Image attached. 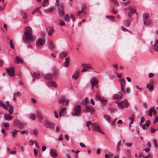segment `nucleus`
I'll use <instances>...</instances> for the list:
<instances>
[{
    "mask_svg": "<svg viewBox=\"0 0 158 158\" xmlns=\"http://www.w3.org/2000/svg\"><path fill=\"white\" fill-rule=\"evenodd\" d=\"M32 28L30 27H27L23 37V39L25 42L30 43L32 41Z\"/></svg>",
    "mask_w": 158,
    "mask_h": 158,
    "instance_id": "f257e3e1",
    "label": "nucleus"
},
{
    "mask_svg": "<svg viewBox=\"0 0 158 158\" xmlns=\"http://www.w3.org/2000/svg\"><path fill=\"white\" fill-rule=\"evenodd\" d=\"M89 124L92 125V127L94 131L99 133L104 134V133L100 130V127L98 123L95 122L94 124H93L91 123L90 121H89L87 122L86 125L87 127H89Z\"/></svg>",
    "mask_w": 158,
    "mask_h": 158,
    "instance_id": "f03ea898",
    "label": "nucleus"
},
{
    "mask_svg": "<svg viewBox=\"0 0 158 158\" xmlns=\"http://www.w3.org/2000/svg\"><path fill=\"white\" fill-rule=\"evenodd\" d=\"M81 107L80 105L77 106H75L74 111L71 113V115L73 116H78L81 114Z\"/></svg>",
    "mask_w": 158,
    "mask_h": 158,
    "instance_id": "7ed1b4c3",
    "label": "nucleus"
},
{
    "mask_svg": "<svg viewBox=\"0 0 158 158\" xmlns=\"http://www.w3.org/2000/svg\"><path fill=\"white\" fill-rule=\"evenodd\" d=\"M58 102L60 104L63 105L64 106H67L69 102V100L64 97L61 98L58 100Z\"/></svg>",
    "mask_w": 158,
    "mask_h": 158,
    "instance_id": "20e7f679",
    "label": "nucleus"
},
{
    "mask_svg": "<svg viewBox=\"0 0 158 158\" xmlns=\"http://www.w3.org/2000/svg\"><path fill=\"white\" fill-rule=\"evenodd\" d=\"M98 81L96 80V78L95 77H93L90 81V83L92 85V89H94V87L95 86L97 88L98 85Z\"/></svg>",
    "mask_w": 158,
    "mask_h": 158,
    "instance_id": "39448f33",
    "label": "nucleus"
},
{
    "mask_svg": "<svg viewBox=\"0 0 158 158\" xmlns=\"http://www.w3.org/2000/svg\"><path fill=\"white\" fill-rule=\"evenodd\" d=\"M64 5L63 4H60L59 6L58 9L59 15L61 16H63L64 15V12L63 11Z\"/></svg>",
    "mask_w": 158,
    "mask_h": 158,
    "instance_id": "423d86ee",
    "label": "nucleus"
},
{
    "mask_svg": "<svg viewBox=\"0 0 158 158\" xmlns=\"http://www.w3.org/2000/svg\"><path fill=\"white\" fill-rule=\"evenodd\" d=\"M46 30L49 36H51L52 33L54 32V29L53 27L48 26L46 27Z\"/></svg>",
    "mask_w": 158,
    "mask_h": 158,
    "instance_id": "0eeeda50",
    "label": "nucleus"
},
{
    "mask_svg": "<svg viewBox=\"0 0 158 158\" xmlns=\"http://www.w3.org/2000/svg\"><path fill=\"white\" fill-rule=\"evenodd\" d=\"M6 71L10 76H12L14 75V69L13 68H10L6 69Z\"/></svg>",
    "mask_w": 158,
    "mask_h": 158,
    "instance_id": "6e6552de",
    "label": "nucleus"
},
{
    "mask_svg": "<svg viewBox=\"0 0 158 158\" xmlns=\"http://www.w3.org/2000/svg\"><path fill=\"white\" fill-rule=\"evenodd\" d=\"M123 95L121 92H118L117 94L114 95L113 98L115 99H120L122 97Z\"/></svg>",
    "mask_w": 158,
    "mask_h": 158,
    "instance_id": "1a4fd4ad",
    "label": "nucleus"
},
{
    "mask_svg": "<svg viewBox=\"0 0 158 158\" xmlns=\"http://www.w3.org/2000/svg\"><path fill=\"white\" fill-rule=\"evenodd\" d=\"M84 112L85 113L90 112L91 114H93L94 112V110L93 108L88 106H85V110H84Z\"/></svg>",
    "mask_w": 158,
    "mask_h": 158,
    "instance_id": "9d476101",
    "label": "nucleus"
},
{
    "mask_svg": "<svg viewBox=\"0 0 158 158\" xmlns=\"http://www.w3.org/2000/svg\"><path fill=\"white\" fill-rule=\"evenodd\" d=\"M50 154L51 156L53 158H56L58 156V155L56 152V151L52 148L50 149Z\"/></svg>",
    "mask_w": 158,
    "mask_h": 158,
    "instance_id": "9b49d317",
    "label": "nucleus"
},
{
    "mask_svg": "<svg viewBox=\"0 0 158 158\" xmlns=\"http://www.w3.org/2000/svg\"><path fill=\"white\" fill-rule=\"evenodd\" d=\"M47 84L49 86L57 87V85L55 82L54 81H49L47 83Z\"/></svg>",
    "mask_w": 158,
    "mask_h": 158,
    "instance_id": "f8f14e48",
    "label": "nucleus"
},
{
    "mask_svg": "<svg viewBox=\"0 0 158 158\" xmlns=\"http://www.w3.org/2000/svg\"><path fill=\"white\" fill-rule=\"evenodd\" d=\"M95 98L97 100H98L101 102H104L107 101L104 98L101 97L98 94H97L95 96Z\"/></svg>",
    "mask_w": 158,
    "mask_h": 158,
    "instance_id": "ddd939ff",
    "label": "nucleus"
},
{
    "mask_svg": "<svg viewBox=\"0 0 158 158\" xmlns=\"http://www.w3.org/2000/svg\"><path fill=\"white\" fill-rule=\"evenodd\" d=\"M21 95V93L19 92H17L14 93L13 95V100L14 101L16 100V97H19Z\"/></svg>",
    "mask_w": 158,
    "mask_h": 158,
    "instance_id": "4468645a",
    "label": "nucleus"
},
{
    "mask_svg": "<svg viewBox=\"0 0 158 158\" xmlns=\"http://www.w3.org/2000/svg\"><path fill=\"white\" fill-rule=\"evenodd\" d=\"M43 77L45 79L51 80L53 78V76L51 74L48 73L45 74L43 76Z\"/></svg>",
    "mask_w": 158,
    "mask_h": 158,
    "instance_id": "2eb2a0df",
    "label": "nucleus"
},
{
    "mask_svg": "<svg viewBox=\"0 0 158 158\" xmlns=\"http://www.w3.org/2000/svg\"><path fill=\"white\" fill-rule=\"evenodd\" d=\"M44 41L43 39L40 38L36 41V44L37 45H43L44 44Z\"/></svg>",
    "mask_w": 158,
    "mask_h": 158,
    "instance_id": "dca6fc26",
    "label": "nucleus"
},
{
    "mask_svg": "<svg viewBox=\"0 0 158 158\" xmlns=\"http://www.w3.org/2000/svg\"><path fill=\"white\" fill-rule=\"evenodd\" d=\"M44 125L47 128H52L54 127V125L51 122L47 121L45 122Z\"/></svg>",
    "mask_w": 158,
    "mask_h": 158,
    "instance_id": "f3484780",
    "label": "nucleus"
},
{
    "mask_svg": "<svg viewBox=\"0 0 158 158\" xmlns=\"http://www.w3.org/2000/svg\"><path fill=\"white\" fill-rule=\"evenodd\" d=\"M37 118L40 123H42L43 118L41 116L40 113L39 112H37L36 113Z\"/></svg>",
    "mask_w": 158,
    "mask_h": 158,
    "instance_id": "a211bd4d",
    "label": "nucleus"
},
{
    "mask_svg": "<svg viewBox=\"0 0 158 158\" xmlns=\"http://www.w3.org/2000/svg\"><path fill=\"white\" fill-rule=\"evenodd\" d=\"M4 118L7 120H11L12 119V117L10 114H4Z\"/></svg>",
    "mask_w": 158,
    "mask_h": 158,
    "instance_id": "6ab92c4d",
    "label": "nucleus"
},
{
    "mask_svg": "<svg viewBox=\"0 0 158 158\" xmlns=\"http://www.w3.org/2000/svg\"><path fill=\"white\" fill-rule=\"evenodd\" d=\"M104 117L108 122L109 123H111V118L110 116L108 115L105 114L104 115Z\"/></svg>",
    "mask_w": 158,
    "mask_h": 158,
    "instance_id": "aec40b11",
    "label": "nucleus"
},
{
    "mask_svg": "<svg viewBox=\"0 0 158 158\" xmlns=\"http://www.w3.org/2000/svg\"><path fill=\"white\" fill-rule=\"evenodd\" d=\"M147 88L150 91H153L154 86L153 85H150L149 83H148L147 85Z\"/></svg>",
    "mask_w": 158,
    "mask_h": 158,
    "instance_id": "412c9836",
    "label": "nucleus"
},
{
    "mask_svg": "<svg viewBox=\"0 0 158 158\" xmlns=\"http://www.w3.org/2000/svg\"><path fill=\"white\" fill-rule=\"evenodd\" d=\"M69 61V59L68 57H66L65 58V61L64 63V65L65 67L68 66Z\"/></svg>",
    "mask_w": 158,
    "mask_h": 158,
    "instance_id": "4be33fe9",
    "label": "nucleus"
},
{
    "mask_svg": "<svg viewBox=\"0 0 158 158\" xmlns=\"http://www.w3.org/2000/svg\"><path fill=\"white\" fill-rule=\"evenodd\" d=\"M143 20H145L148 19L149 17V15L148 13H146L143 14L142 15Z\"/></svg>",
    "mask_w": 158,
    "mask_h": 158,
    "instance_id": "5701e85b",
    "label": "nucleus"
},
{
    "mask_svg": "<svg viewBox=\"0 0 158 158\" xmlns=\"http://www.w3.org/2000/svg\"><path fill=\"white\" fill-rule=\"evenodd\" d=\"M124 102L123 101H122L119 102H118V107L120 108H122L124 106Z\"/></svg>",
    "mask_w": 158,
    "mask_h": 158,
    "instance_id": "b1692460",
    "label": "nucleus"
},
{
    "mask_svg": "<svg viewBox=\"0 0 158 158\" xmlns=\"http://www.w3.org/2000/svg\"><path fill=\"white\" fill-rule=\"evenodd\" d=\"M67 55V53L66 52H61L60 54V56L62 58H64Z\"/></svg>",
    "mask_w": 158,
    "mask_h": 158,
    "instance_id": "393cba45",
    "label": "nucleus"
},
{
    "mask_svg": "<svg viewBox=\"0 0 158 158\" xmlns=\"http://www.w3.org/2000/svg\"><path fill=\"white\" fill-rule=\"evenodd\" d=\"M64 19L66 21H69L70 20L69 16V14H66L64 16Z\"/></svg>",
    "mask_w": 158,
    "mask_h": 158,
    "instance_id": "a878e982",
    "label": "nucleus"
},
{
    "mask_svg": "<svg viewBox=\"0 0 158 158\" xmlns=\"http://www.w3.org/2000/svg\"><path fill=\"white\" fill-rule=\"evenodd\" d=\"M54 9V7H51L50 8L47 9L45 10V11L46 13H48L49 12H52Z\"/></svg>",
    "mask_w": 158,
    "mask_h": 158,
    "instance_id": "bb28decb",
    "label": "nucleus"
},
{
    "mask_svg": "<svg viewBox=\"0 0 158 158\" xmlns=\"http://www.w3.org/2000/svg\"><path fill=\"white\" fill-rule=\"evenodd\" d=\"M154 108V107H152L148 111V114L149 116L150 117H151L152 116V112L153 111V109Z\"/></svg>",
    "mask_w": 158,
    "mask_h": 158,
    "instance_id": "cd10ccee",
    "label": "nucleus"
},
{
    "mask_svg": "<svg viewBox=\"0 0 158 158\" xmlns=\"http://www.w3.org/2000/svg\"><path fill=\"white\" fill-rule=\"evenodd\" d=\"M48 47L50 49H52L54 48L55 46L51 42H50L48 45Z\"/></svg>",
    "mask_w": 158,
    "mask_h": 158,
    "instance_id": "c85d7f7f",
    "label": "nucleus"
},
{
    "mask_svg": "<svg viewBox=\"0 0 158 158\" xmlns=\"http://www.w3.org/2000/svg\"><path fill=\"white\" fill-rule=\"evenodd\" d=\"M15 62L17 64H19L21 62V60L19 59V56H16V58L15 59Z\"/></svg>",
    "mask_w": 158,
    "mask_h": 158,
    "instance_id": "c756f323",
    "label": "nucleus"
},
{
    "mask_svg": "<svg viewBox=\"0 0 158 158\" xmlns=\"http://www.w3.org/2000/svg\"><path fill=\"white\" fill-rule=\"evenodd\" d=\"M18 131L16 130H14L13 131H11V133L13 134L12 135V137L13 138L15 137L17 134V132Z\"/></svg>",
    "mask_w": 158,
    "mask_h": 158,
    "instance_id": "7c9ffc66",
    "label": "nucleus"
},
{
    "mask_svg": "<svg viewBox=\"0 0 158 158\" xmlns=\"http://www.w3.org/2000/svg\"><path fill=\"white\" fill-rule=\"evenodd\" d=\"M66 109V108L64 107L62 108L59 113L60 116H61L62 114V113H63Z\"/></svg>",
    "mask_w": 158,
    "mask_h": 158,
    "instance_id": "2f4dec72",
    "label": "nucleus"
},
{
    "mask_svg": "<svg viewBox=\"0 0 158 158\" xmlns=\"http://www.w3.org/2000/svg\"><path fill=\"white\" fill-rule=\"evenodd\" d=\"M59 24L61 26H64L65 25V23L64 21L62 20H60L58 21Z\"/></svg>",
    "mask_w": 158,
    "mask_h": 158,
    "instance_id": "473e14b6",
    "label": "nucleus"
},
{
    "mask_svg": "<svg viewBox=\"0 0 158 158\" xmlns=\"http://www.w3.org/2000/svg\"><path fill=\"white\" fill-rule=\"evenodd\" d=\"M153 49L155 51L158 52V45L156 44H154L153 45Z\"/></svg>",
    "mask_w": 158,
    "mask_h": 158,
    "instance_id": "72a5a7b5",
    "label": "nucleus"
},
{
    "mask_svg": "<svg viewBox=\"0 0 158 158\" xmlns=\"http://www.w3.org/2000/svg\"><path fill=\"white\" fill-rule=\"evenodd\" d=\"M88 102L89 100L88 99L85 98L84 100L82 101V103L83 105H86Z\"/></svg>",
    "mask_w": 158,
    "mask_h": 158,
    "instance_id": "f704fd0d",
    "label": "nucleus"
},
{
    "mask_svg": "<svg viewBox=\"0 0 158 158\" xmlns=\"http://www.w3.org/2000/svg\"><path fill=\"white\" fill-rule=\"evenodd\" d=\"M48 0H44L43 3V5L44 6H47L49 4V2H48Z\"/></svg>",
    "mask_w": 158,
    "mask_h": 158,
    "instance_id": "c9c22d12",
    "label": "nucleus"
},
{
    "mask_svg": "<svg viewBox=\"0 0 158 158\" xmlns=\"http://www.w3.org/2000/svg\"><path fill=\"white\" fill-rule=\"evenodd\" d=\"M124 101L125 102H124V106L126 108H127L128 107L129 104L127 99H125Z\"/></svg>",
    "mask_w": 158,
    "mask_h": 158,
    "instance_id": "e433bc0d",
    "label": "nucleus"
},
{
    "mask_svg": "<svg viewBox=\"0 0 158 158\" xmlns=\"http://www.w3.org/2000/svg\"><path fill=\"white\" fill-rule=\"evenodd\" d=\"M20 122L18 120L16 119L14 121V124L15 126L18 127Z\"/></svg>",
    "mask_w": 158,
    "mask_h": 158,
    "instance_id": "4c0bfd02",
    "label": "nucleus"
},
{
    "mask_svg": "<svg viewBox=\"0 0 158 158\" xmlns=\"http://www.w3.org/2000/svg\"><path fill=\"white\" fill-rule=\"evenodd\" d=\"M106 17L111 20H113L114 19V16L111 15L106 16Z\"/></svg>",
    "mask_w": 158,
    "mask_h": 158,
    "instance_id": "58836bf2",
    "label": "nucleus"
},
{
    "mask_svg": "<svg viewBox=\"0 0 158 158\" xmlns=\"http://www.w3.org/2000/svg\"><path fill=\"white\" fill-rule=\"evenodd\" d=\"M22 17L23 18L26 19L27 18V15L24 11H22Z\"/></svg>",
    "mask_w": 158,
    "mask_h": 158,
    "instance_id": "ea45409f",
    "label": "nucleus"
},
{
    "mask_svg": "<svg viewBox=\"0 0 158 158\" xmlns=\"http://www.w3.org/2000/svg\"><path fill=\"white\" fill-rule=\"evenodd\" d=\"M125 24L128 27L130 24V20L127 19L125 21Z\"/></svg>",
    "mask_w": 158,
    "mask_h": 158,
    "instance_id": "a19ab883",
    "label": "nucleus"
},
{
    "mask_svg": "<svg viewBox=\"0 0 158 158\" xmlns=\"http://www.w3.org/2000/svg\"><path fill=\"white\" fill-rule=\"evenodd\" d=\"M33 134L36 136H37L38 134V131L36 129H34L33 130Z\"/></svg>",
    "mask_w": 158,
    "mask_h": 158,
    "instance_id": "79ce46f5",
    "label": "nucleus"
},
{
    "mask_svg": "<svg viewBox=\"0 0 158 158\" xmlns=\"http://www.w3.org/2000/svg\"><path fill=\"white\" fill-rule=\"evenodd\" d=\"M127 155L128 158H130L131 157V151L130 150H128L127 152Z\"/></svg>",
    "mask_w": 158,
    "mask_h": 158,
    "instance_id": "37998d69",
    "label": "nucleus"
},
{
    "mask_svg": "<svg viewBox=\"0 0 158 158\" xmlns=\"http://www.w3.org/2000/svg\"><path fill=\"white\" fill-rule=\"evenodd\" d=\"M153 141L155 147L157 148V143L156 140L155 139H154Z\"/></svg>",
    "mask_w": 158,
    "mask_h": 158,
    "instance_id": "c03bdc74",
    "label": "nucleus"
},
{
    "mask_svg": "<svg viewBox=\"0 0 158 158\" xmlns=\"http://www.w3.org/2000/svg\"><path fill=\"white\" fill-rule=\"evenodd\" d=\"M32 76H33V77H34V79H33V81H34V78L35 77V78H39L40 77V75L39 74H35V76H34L33 75H32Z\"/></svg>",
    "mask_w": 158,
    "mask_h": 158,
    "instance_id": "a18cd8bd",
    "label": "nucleus"
},
{
    "mask_svg": "<svg viewBox=\"0 0 158 158\" xmlns=\"http://www.w3.org/2000/svg\"><path fill=\"white\" fill-rule=\"evenodd\" d=\"M24 126H25L24 124L20 122V123H19L18 127H20V128H23Z\"/></svg>",
    "mask_w": 158,
    "mask_h": 158,
    "instance_id": "49530a36",
    "label": "nucleus"
},
{
    "mask_svg": "<svg viewBox=\"0 0 158 158\" xmlns=\"http://www.w3.org/2000/svg\"><path fill=\"white\" fill-rule=\"evenodd\" d=\"M150 121L149 120H148L146 121V122L145 123V124L146 126L147 127H148L150 124Z\"/></svg>",
    "mask_w": 158,
    "mask_h": 158,
    "instance_id": "de8ad7c7",
    "label": "nucleus"
},
{
    "mask_svg": "<svg viewBox=\"0 0 158 158\" xmlns=\"http://www.w3.org/2000/svg\"><path fill=\"white\" fill-rule=\"evenodd\" d=\"M10 48H14V45L12 42V40H11L10 41Z\"/></svg>",
    "mask_w": 158,
    "mask_h": 158,
    "instance_id": "09e8293b",
    "label": "nucleus"
},
{
    "mask_svg": "<svg viewBox=\"0 0 158 158\" xmlns=\"http://www.w3.org/2000/svg\"><path fill=\"white\" fill-rule=\"evenodd\" d=\"M6 4V3H5L3 4L2 6H1V5H0V10L2 11L4 9Z\"/></svg>",
    "mask_w": 158,
    "mask_h": 158,
    "instance_id": "8fccbe9b",
    "label": "nucleus"
},
{
    "mask_svg": "<svg viewBox=\"0 0 158 158\" xmlns=\"http://www.w3.org/2000/svg\"><path fill=\"white\" fill-rule=\"evenodd\" d=\"M13 111V109L12 107H10L8 110L10 114H12Z\"/></svg>",
    "mask_w": 158,
    "mask_h": 158,
    "instance_id": "3c124183",
    "label": "nucleus"
},
{
    "mask_svg": "<svg viewBox=\"0 0 158 158\" xmlns=\"http://www.w3.org/2000/svg\"><path fill=\"white\" fill-rule=\"evenodd\" d=\"M35 140H33L32 139L30 140L29 143L30 145H32L33 144L34 142H35Z\"/></svg>",
    "mask_w": 158,
    "mask_h": 158,
    "instance_id": "603ef678",
    "label": "nucleus"
},
{
    "mask_svg": "<svg viewBox=\"0 0 158 158\" xmlns=\"http://www.w3.org/2000/svg\"><path fill=\"white\" fill-rule=\"evenodd\" d=\"M36 116L34 114H32L31 115V118L33 120H35V119Z\"/></svg>",
    "mask_w": 158,
    "mask_h": 158,
    "instance_id": "864d4df0",
    "label": "nucleus"
},
{
    "mask_svg": "<svg viewBox=\"0 0 158 158\" xmlns=\"http://www.w3.org/2000/svg\"><path fill=\"white\" fill-rule=\"evenodd\" d=\"M75 75H77L78 77H79L80 76V71L79 70H77L75 73Z\"/></svg>",
    "mask_w": 158,
    "mask_h": 158,
    "instance_id": "5fc2aeb1",
    "label": "nucleus"
},
{
    "mask_svg": "<svg viewBox=\"0 0 158 158\" xmlns=\"http://www.w3.org/2000/svg\"><path fill=\"white\" fill-rule=\"evenodd\" d=\"M75 75H77L78 77H79L80 76V71L79 70H77L75 73Z\"/></svg>",
    "mask_w": 158,
    "mask_h": 158,
    "instance_id": "6e6d98bb",
    "label": "nucleus"
},
{
    "mask_svg": "<svg viewBox=\"0 0 158 158\" xmlns=\"http://www.w3.org/2000/svg\"><path fill=\"white\" fill-rule=\"evenodd\" d=\"M132 145V143H127L125 144V146L127 147H131Z\"/></svg>",
    "mask_w": 158,
    "mask_h": 158,
    "instance_id": "4d7b16f0",
    "label": "nucleus"
},
{
    "mask_svg": "<svg viewBox=\"0 0 158 158\" xmlns=\"http://www.w3.org/2000/svg\"><path fill=\"white\" fill-rule=\"evenodd\" d=\"M70 17L71 19L73 21V22H74L75 21V17H74L73 15L72 14H71L70 16Z\"/></svg>",
    "mask_w": 158,
    "mask_h": 158,
    "instance_id": "13d9d810",
    "label": "nucleus"
},
{
    "mask_svg": "<svg viewBox=\"0 0 158 158\" xmlns=\"http://www.w3.org/2000/svg\"><path fill=\"white\" fill-rule=\"evenodd\" d=\"M78 77L77 75H75V74H74L72 76V78L73 79H75L76 80H77L78 78Z\"/></svg>",
    "mask_w": 158,
    "mask_h": 158,
    "instance_id": "bf43d9fd",
    "label": "nucleus"
},
{
    "mask_svg": "<svg viewBox=\"0 0 158 158\" xmlns=\"http://www.w3.org/2000/svg\"><path fill=\"white\" fill-rule=\"evenodd\" d=\"M114 5L117 6L118 5V3L117 2V0H113Z\"/></svg>",
    "mask_w": 158,
    "mask_h": 158,
    "instance_id": "052dcab7",
    "label": "nucleus"
},
{
    "mask_svg": "<svg viewBox=\"0 0 158 158\" xmlns=\"http://www.w3.org/2000/svg\"><path fill=\"white\" fill-rule=\"evenodd\" d=\"M63 138L62 135V134L60 135L59 136V137H58V138L57 139V140H63Z\"/></svg>",
    "mask_w": 158,
    "mask_h": 158,
    "instance_id": "680f3d73",
    "label": "nucleus"
},
{
    "mask_svg": "<svg viewBox=\"0 0 158 158\" xmlns=\"http://www.w3.org/2000/svg\"><path fill=\"white\" fill-rule=\"evenodd\" d=\"M134 116L133 115L130 118V119H131V121L130 123L131 124H132L133 123V122L134 121Z\"/></svg>",
    "mask_w": 158,
    "mask_h": 158,
    "instance_id": "e2e57ef3",
    "label": "nucleus"
},
{
    "mask_svg": "<svg viewBox=\"0 0 158 158\" xmlns=\"http://www.w3.org/2000/svg\"><path fill=\"white\" fill-rule=\"evenodd\" d=\"M156 129H153L152 128V127H151V130H150V131H151V132H152V133H154L155 132V131H156Z\"/></svg>",
    "mask_w": 158,
    "mask_h": 158,
    "instance_id": "0e129e2a",
    "label": "nucleus"
},
{
    "mask_svg": "<svg viewBox=\"0 0 158 158\" xmlns=\"http://www.w3.org/2000/svg\"><path fill=\"white\" fill-rule=\"evenodd\" d=\"M80 145L81 147L85 148L86 147V145L83 143H80Z\"/></svg>",
    "mask_w": 158,
    "mask_h": 158,
    "instance_id": "69168bd1",
    "label": "nucleus"
},
{
    "mask_svg": "<svg viewBox=\"0 0 158 158\" xmlns=\"http://www.w3.org/2000/svg\"><path fill=\"white\" fill-rule=\"evenodd\" d=\"M4 127L5 128H7L9 127V124L7 122L5 123L4 124Z\"/></svg>",
    "mask_w": 158,
    "mask_h": 158,
    "instance_id": "338daca9",
    "label": "nucleus"
},
{
    "mask_svg": "<svg viewBox=\"0 0 158 158\" xmlns=\"http://www.w3.org/2000/svg\"><path fill=\"white\" fill-rule=\"evenodd\" d=\"M152 155L151 154H149L146 156L144 157V158H151Z\"/></svg>",
    "mask_w": 158,
    "mask_h": 158,
    "instance_id": "774afa93",
    "label": "nucleus"
}]
</instances>
